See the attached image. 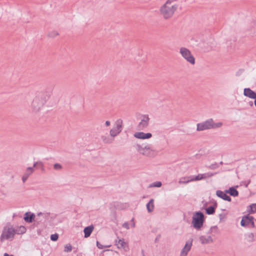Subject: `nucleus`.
Here are the masks:
<instances>
[{
  "label": "nucleus",
  "mask_w": 256,
  "mask_h": 256,
  "mask_svg": "<svg viewBox=\"0 0 256 256\" xmlns=\"http://www.w3.org/2000/svg\"><path fill=\"white\" fill-rule=\"evenodd\" d=\"M252 228H254L255 226L254 221L253 220L250 224Z\"/></svg>",
  "instance_id": "nucleus-41"
},
{
  "label": "nucleus",
  "mask_w": 256,
  "mask_h": 256,
  "mask_svg": "<svg viewBox=\"0 0 256 256\" xmlns=\"http://www.w3.org/2000/svg\"><path fill=\"white\" fill-rule=\"evenodd\" d=\"M94 230V226L92 224L86 227L84 230V238H87L89 237L90 236V234H91L92 232V231Z\"/></svg>",
  "instance_id": "nucleus-21"
},
{
  "label": "nucleus",
  "mask_w": 256,
  "mask_h": 256,
  "mask_svg": "<svg viewBox=\"0 0 256 256\" xmlns=\"http://www.w3.org/2000/svg\"><path fill=\"white\" fill-rule=\"evenodd\" d=\"M48 98L44 94H39L36 95L32 103L31 107L34 112H39L46 104Z\"/></svg>",
  "instance_id": "nucleus-4"
},
{
  "label": "nucleus",
  "mask_w": 256,
  "mask_h": 256,
  "mask_svg": "<svg viewBox=\"0 0 256 256\" xmlns=\"http://www.w3.org/2000/svg\"><path fill=\"white\" fill-rule=\"evenodd\" d=\"M146 208L148 212H151L154 208V200L151 199L146 204Z\"/></svg>",
  "instance_id": "nucleus-25"
},
{
  "label": "nucleus",
  "mask_w": 256,
  "mask_h": 256,
  "mask_svg": "<svg viewBox=\"0 0 256 256\" xmlns=\"http://www.w3.org/2000/svg\"><path fill=\"white\" fill-rule=\"evenodd\" d=\"M214 174L212 172H207L204 173L202 174H198V176H196L195 177H192L191 180L192 182V181H197L202 180L203 179H206L209 178H210L214 176Z\"/></svg>",
  "instance_id": "nucleus-11"
},
{
  "label": "nucleus",
  "mask_w": 256,
  "mask_h": 256,
  "mask_svg": "<svg viewBox=\"0 0 256 256\" xmlns=\"http://www.w3.org/2000/svg\"><path fill=\"white\" fill-rule=\"evenodd\" d=\"M58 236L56 234H52L50 236V239L52 241H56V240H57L58 239Z\"/></svg>",
  "instance_id": "nucleus-35"
},
{
  "label": "nucleus",
  "mask_w": 256,
  "mask_h": 256,
  "mask_svg": "<svg viewBox=\"0 0 256 256\" xmlns=\"http://www.w3.org/2000/svg\"><path fill=\"white\" fill-rule=\"evenodd\" d=\"M26 229L25 226H20L16 228H14V233L18 234H22L26 233Z\"/></svg>",
  "instance_id": "nucleus-22"
},
{
  "label": "nucleus",
  "mask_w": 256,
  "mask_h": 256,
  "mask_svg": "<svg viewBox=\"0 0 256 256\" xmlns=\"http://www.w3.org/2000/svg\"><path fill=\"white\" fill-rule=\"evenodd\" d=\"M162 186V182H156L150 185V187H157L160 188Z\"/></svg>",
  "instance_id": "nucleus-33"
},
{
  "label": "nucleus",
  "mask_w": 256,
  "mask_h": 256,
  "mask_svg": "<svg viewBox=\"0 0 256 256\" xmlns=\"http://www.w3.org/2000/svg\"><path fill=\"white\" fill-rule=\"evenodd\" d=\"M150 118L148 114L142 115L138 125V130H144L149 126Z\"/></svg>",
  "instance_id": "nucleus-9"
},
{
  "label": "nucleus",
  "mask_w": 256,
  "mask_h": 256,
  "mask_svg": "<svg viewBox=\"0 0 256 256\" xmlns=\"http://www.w3.org/2000/svg\"><path fill=\"white\" fill-rule=\"evenodd\" d=\"M192 238H190L188 240L184 248L181 250L180 256H187L188 252L191 250L192 244Z\"/></svg>",
  "instance_id": "nucleus-10"
},
{
  "label": "nucleus",
  "mask_w": 256,
  "mask_h": 256,
  "mask_svg": "<svg viewBox=\"0 0 256 256\" xmlns=\"http://www.w3.org/2000/svg\"><path fill=\"white\" fill-rule=\"evenodd\" d=\"M204 221V214L202 212H198L194 214L192 224L194 228L200 230L202 227Z\"/></svg>",
  "instance_id": "nucleus-6"
},
{
  "label": "nucleus",
  "mask_w": 256,
  "mask_h": 256,
  "mask_svg": "<svg viewBox=\"0 0 256 256\" xmlns=\"http://www.w3.org/2000/svg\"><path fill=\"white\" fill-rule=\"evenodd\" d=\"M4 256H13L12 254H7V253H4Z\"/></svg>",
  "instance_id": "nucleus-42"
},
{
  "label": "nucleus",
  "mask_w": 256,
  "mask_h": 256,
  "mask_svg": "<svg viewBox=\"0 0 256 256\" xmlns=\"http://www.w3.org/2000/svg\"><path fill=\"white\" fill-rule=\"evenodd\" d=\"M72 250V246L70 244H67L64 246V252H70Z\"/></svg>",
  "instance_id": "nucleus-32"
},
{
  "label": "nucleus",
  "mask_w": 256,
  "mask_h": 256,
  "mask_svg": "<svg viewBox=\"0 0 256 256\" xmlns=\"http://www.w3.org/2000/svg\"><path fill=\"white\" fill-rule=\"evenodd\" d=\"M131 222H132V223L133 222H134V218H132V220H131Z\"/></svg>",
  "instance_id": "nucleus-45"
},
{
  "label": "nucleus",
  "mask_w": 256,
  "mask_h": 256,
  "mask_svg": "<svg viewBox=\"0 0 256 256\" xmlns=\"http://www.w3.org/2000/svg\"><path fill=\"white\" fill-rule=\"evenodd\" d=\"M110 125V122L109 121V120H106V122H105V126H108Z\"/></svg>",
  "instance_id": "nucleus-40"
},
{
  "label": "nucleus",
  "mask_w": 256,
  "mask_h": 256,
  "mask_svg": "<svg viewBox=\"0 0 256 256\" xmlns=\"http://www.w3.org/2000/svg\"><path fill=\"white\" fill-rule=\"evenodd\" d=\"M134 136L139 139H148L152 136L151 133H144L143 132H136L134 134Z\"/></svg>",
  "instance_id": "nucleus-16"
},
{
  "label": "nucleus",
  "mask_w": 256,
  "mask_h": 256,
  "mask_svg": "<svg viewBox=\"0 0 256 256\" xmlns=\"http://www.w3.org/2000/svg\"><path fill=\"white\" fill-rule=\"evenodd\" d=\"M216 195L218 197L222 198V200H227L228 202L231 201V198H230V196H228L226 194V192H224L222 190H218L216 192Z\"/></svg>",
  "instance_id": "nucleus-18"
},
{
  "label": "nucleus",
  "mask_w": 256,
  "mask_h": 256,
  "mask_svg": "<svg viewBox=\"0 0 256 256\" xmlns=\"http://www.w3.org/2000/svg\"><path fill=\"white\" fill-rule=\"evenodd\" d=\"M37 164H40L42 166H43V164L42 162H37L34 164V166H33L32 168H34V167H36L37 166Z\"/></svg>",
  "instance_id": "nucleus-39"
},
{
  "label": "nucleus",
  "mask_w": 256,
  "mask_h": 256,
  "mask_svg": "<svg viewBox=\"0 0 256 256\" xmlns=\"http://www.w3.org/2000/svg\"><path fill=\"white\" fill-rule=\"evenodd\" d=\"M177 0H167L160 9V14L165 20L171 18L178 8V5L176 3Z\"/></svg>",
  "instance_id": "nucleus-1"
},
{
  "label": "nucleus",
  "mask_w": 256,
  "mask_h": 256,
  "mask_svg": "<svg viewBox=\"0 0 256 256\" xmlns=\"http://www.w3.org/2000/svg\"><path fill=\"white\" fill-rule=\"evenodd\" d=\"M132 228H134L135 227V223L134 222H133L132 224Z\"/></svg>",
  "instance_id": "nucleus-44"
},
{
  "label": "nucleus",
  "mask_w": 256,
  "mask_h": 256,
  "mask_svg": "<svg viewBox=\"0 0 256 256\" xmlns=\"http://www.w3.org/2000/svg\"><path fill=\"white\" fill-rule=\"evenodd\" d=\"M122 227L124 228H126V229H129L130 228L129 224H128L127 222H126L123 224Z\"/></svg>",
  "instance_id": "nucleus-38"
},
{
  "label": "nucleus",
  "mask_w": 256,
  "mask_h": 256,
  "mask_svg": "<svg viewBox=\"0 0 256 256\" xmlns=\"http://www.w3.org/2000/svg\"><path fill=\"white\" fill-rule=\"evenodd\" d=\"M143 256H144V254H143Z\"/></svg>",
  "instance_id": "nucleus-47"
},
{
  "label": "nucleus",
  "mask_w": 256,
  "mask_h": 256,
  "mask_svg": "<svg viewBox=\"0 0 256 256\" xmlns=\"http://www.w3.org/2000/svg\"><path fill=\"white\" fill-rule=\"evenodd\" d=\"M134 147L140 154L144 156L154 158L156 156L155 150L150 144H136Z\"/></svg>",
  "instance_id": "nucleus-3"
},
{
  "label": "nucleus",
  "mask_w": 256,
  "mask_h": 256,
  "mask_svg": "<svg viewBox=\"0 0 256 256\" xmlns=\"http://www.w3.org/2000/svg\"><path fill=\"white\" fill-rule=\"evenodd\" d=\"M240 224H241L242 226H246L244 216L243 217V218H242V220L240 222Z\"/></svg>",
  "instance_id": "nucleus-36"
},
{
  "label": "nucleus",
  "mask_w": 256,
  "mask_h": 256,
  "mask_svg": "<svg viewBox=\"0 0 256 256\" xmlns=\"http://www.w3.org/2000/svg\"><path fill=\"white\" fill-rule=\"evenodd\" d=\"M226 193H228L230 194L233 196H238V191L234 188H230L228 190H226Z\"/></svg>",
  "instance_id": "nucleus-24"
},
{
  "label": "nucleus",
  "mask_w": 256,
  "mask_h": 256,
  "mask_svg": "<svg viewBox=\"0 0 256 256\" xmlns=\"http://www.w3.org/2000/svg\"><path fill=\"white\" fill-rule=\"evenodd\" d=\"M249 104L250 106H253V102L252 101L250 102H249Z\"/></svg>",
  "instance_id": "nucleus-43"
},
{
  "label": "nucleus",
  "mask_w": 256,
  "mask_h": 256,
  "mask_svg": "<svg viewBox=\"0 0 256 256\" xmlns=\"http://www.w3.org/2000/svg\"><path fill=\"white\" fill-rule=\"evenodd\" d=\"M62 166L58 163H56L54 165V168L56 170H60L62 169Z\"/></svg>",
  "instance_id": "nucleus-34"
},
{
  "label": "nucleus",
  "mask_w": 256,
  "mask_h": 256,
  "mask_svg": "<svg viewBox=\"0 0 256 256\" xmlns=\"http://www.w3.org/2000/svg\"><path fill=\"white\" fill-rule=\"evenodd\" d=\"M222 122H214L212 118H209L202 122L198 123L196 124V130L200 132L210 129L218 128L222 127Z\"/></svg>",
  "instance_id": "nucleus-2"
},
{
  "label": "nucleus",
  "mask_w": 256,
  "mask_h": 256,
  "mask_svg": "<svg viewBox=\"0 0 256 256\" xmlns=\"http://www.w3.org/2000/svg\"><path fill=\"white\" fill-rule=\"evenodd\" d=\"M248 30L252 36H256V18L253 20L249 24Z\"/></svg>",
  "instance_id": "nucleus-13"
},
{
  "label": "nucleus",
  "mask_w": 256,
  "mask_h": 256,
  "mask_svg": "<svg viewBox=\"0 0 256 256\" xmlns=\"http://www.w3.org/2000/svg\"><path fill=\"white\" fill-rule=\"evenodd\" d=\"M35 217L34 214H32L30 212H27L25 214L24 219L26 222L30 223L35 221Z\"/></svg>",
  "instance_id": "nucleus-20"
},
{
  "label": "nucleus",
  "mask_w": 256,
  "mask_h": 256,
  "mask_svg": "<svg viewBox=\"0 0 256 256\" xmlns=\"http://www.w3.org/2000/svg\"><path fill=\"white\" fill-rule=\"evenodd\" d=\"M122 120L120 118L116 121L113 128L110 130V134L112 138H114L120 133L122 130Z\"/></svg>",
  "instance_id": "nucleus-8"
},
{
  "label": "nucleus",
  "mask_w": 256,
  "mask_h": 256,
  "mask_svg": "<svg viewBox=\"0 0 256 256\" xmlns=\"http://www.w3.org/2000/svg\"><path fill=\"white\" fill-rule=\"evenodd\" d=\"M50 214L48 212H39L36 216L35 222H42L43 220L48 219Z\"/></svg>",
  "instance_id": "nucleus-12"
},
{
  "label": "nucleus",
  "mask_w": 256,
  "mask_h": 256,
  "mask_svg": "<svg viewBox=\"0 0 256 256\" xmlns=\"http://www.w3.org/2000/svg\"><path fill=\"white\" fill-rule=\"evenodd\" d=\"M34 172V169L32 167L28 168L22 177V182H24L28 180V178Z\"/></svg>",
  "instance_id": "nucleus-19"
},
{
  "label": "nucleus",
  "mask_w": 256,
  "mask_h": 256,
  "mask_svg": "<svg viewBox=\"0 0 256 256\" xmlns=\"http://www.w3.org/2000/svg\"><path fill=\"white\" fill-rule=\"evenodd\" d=\"M256 234L253 232L248 233L246 235V238L249 242H253L255 240Z\"/></svg>",
  "instance_id": "nucleus-27"
},
{
  "label": "nucleus",
  "mask_w": 256,
  "mask_h": 256,
  "mask_svg": "<svg viewBox=\"0 0 256 256\" xmlns=\"http://www.w3.org/2000/svg\"><path fill=\"white\" fill-rule=\"evenodd\" d=\"M96 246L100 249H102L104 248V246L100 244L98 241L96 242Z\"/></svg>",
  "instance_id": "nucleus-37"
},
{
  "label": "nucleus",
  "mask_w": 256,
  "mask_h": 256,
  "mask_svg": "<svg viewBox=\"0 0 256 256\" xmlns=\"http://www.w3.org/2000/svg\"><path fill=\"white\" fill-rule=\"evenodd\" d=\"M244 95L250 98H256V92L250 88H245L244 90Z\"/></svg>",
  "instance_id": "nucleus-17"
},
{
  "label": "nucleus",
  "mask_w": 256,
  "mask_h": 256,
  "mask_svg": "<svg viewBox=\"0 0 256 256\" xmlns=\"http://www.w3.org/2000/svg\"><path fill=\"white\" fill-rule=\"evenodd\" d=\"M180 54L187 62L192 65L195 64V58L188 48L181 47L180 48Z\"/></svg>",
  "instance_id": "nucleus-7"
},
{
  "label": "nucleus",
  "mask_w": 256,
  "mask_h": 256,
  "mask_svg": "<svg viewBox=\"0 0 256 256\" xmlns=\"http://www.w3.org/2000/svg\"><path fill=\"white\" fill-rule=\"evenodd\" d=\"M101 140L102 142L106 144H110L112 142L114 139L108 136H102Z\"/></svg>",
  "instance_id": "nucleus-23"
},
{
  "label": "nucleus",
  "mask_w": 256,
  "mask_h": 256,
  "mask_svg": "<svg viewBox=\"0 0 256 256\" xmlns=\"http://www.w3.org/2000/svg\"><path fill=\"white\" fill-rule=\"evenodd\" d=\"M116 244L118 248H123L125 251L128 250V246L126 242L124 240V239H118L115 240Z\"/></svg>",
  "instance_id": "nucleus-14"
},
{
  "label": "nucleus",
  "mask_w": 256,
  "mask_h": 256,
  "mask_svg": "<svg viewBox=\"0 0 256 256\" xmlns=\"http://www.w3.org/2000/svg\"><path fill=\"white\" fill-rule=\"evenodd\" d=\"M59 34L58 32L56 30H52V32H50L48 34V36L50 38H55L56 36H58Z\"/></svg>",
  "instance_id": "nucleus-30"
},
{
  "label": "nucleus",
  "mask_w": 256,
  "mask_h": 256,
  "mask_svg": "<svg viewBox=\"0 0 256 256\" xmlns=\"http://www.w3.org/2000/svg\"><path fill=\"white\" fill-rule=\"evenodd\" d=\"M250 213L254 214L256 212V204H253L250 206Z\"/></svg>",
  "instance_id": "nucleus-31"
},
{
  "label": "nucleus",
  "mask_w": 256,
  "mask_h": 256,
  "mask_svg": "<svg viewBox=\"0 0 256 256\" xmlns=\"http://www.w3.org/2000/svg\"><path fill=\"white\" fill-rule=\"evenodd\" d=\"M14 228L10 224H8L2 229L0 240L3 242L5 240H12L14 236Z\"/></svg>",
  "instance_id": "nucleus-5"
},
{
  "label": "nucleus",
  "mask_w": 256,
  "mask_h": 256,
  "mask_svg": "<svg viewBox=\"0 0 256 256\" xmlns=\"http://www.w3.org/2000/svg\"><path fill=\"white\" fill-rule=\"evenodd\" d=\"M199 240L202 244H209L213 242V239L210 236H200Z\"/></svg>",
  "instance_id": "nucleus-15"
},
{
  "label": "nucleus",
  "mask_w": 256,
  "mask_h": 256,
  "mask_svg": "<svg viewBox=\"0 0 256 256\" xmlns=\"http://www.w3.org/2000/svg\"><path fill=\"white\" fill-rule=\"evenodd\" d=\"M246 226L251 224L254 220V218L252 216H244Z\"/></svg>",
  "instance_id": "nucleus-29"
},
{
  "label": "nucleus",
  "mask_w": 256,
  "mask_h": 256,
  "mask_svg": "<svg viewBox=\"0 0 256 256\" xmlns=\"http://www.w3.org/2000/svg\"><path fill=\"white\" fill-rule=\"evenodd\" d=\"M110 246H106V248H109Z\"/></svg>",
  "instance_id": "nucleus-46"
},
{
  "label": "nucleus",
  "mask_w": 256,
  "mask_h": 256,
  "mask_svg": "<svg viewBox=\"0 0 256 256\" xmlns=\"http://www.w3.org/2000/svg\"><path fill=\"white\" fill-rule=\"evenodd\" d=\"M192 177H182L178 181L180 184H186L188 182H192Z\"/></svg>",
  "instance_id": "nucleus-26"
},
{
  "label": "nucleus",
  "mask_w": 256,
  "mask_h": 256,
  "mask_svg": "<svg viewBox=\"0 0 256 256\" xmlns=\"http://www.w3.org/2000/svg\"><path fill=\"white\" fill-rule=\"evenodd\" d=\"M216 207V203L214 206H210L206 209V213L208 214H212L215 212V209Z\"/></svg>",
  "instance_id": "nucleus-28"
}]
</instances>
